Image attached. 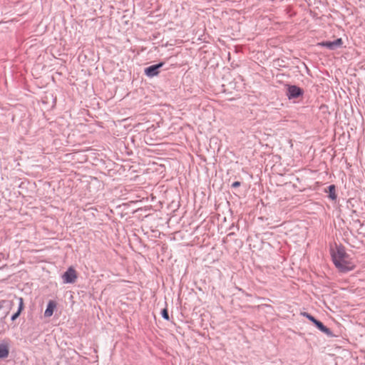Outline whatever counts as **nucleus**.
<instances>
[{
  "label": "nucleus",
  "mask_w": 365,
  "mask_h": 365,
  "mask_svg": "<svg viewBox=\"0 0 365 365\" xmlns=\"http://www.w3.org/2000/svg\"><path fill=\"white\" fill-rule=\"evenodd\" d=\"M328 192H329V197L332 200H335L337 197V195L336 194V187L334 185H331L328 187Z\"/></svg>",
  "instance_id": "6e6552de"
},
{
  "label": "nucleus",
  "mask_w": 365,
  "mask_h": 365,
  "mask_svg": "<svg viewBox=\"0 0 365 365\" xmlns=\"http://www.w3.org/2000/svg\"><path fill=\"white\" fill-rule=\"evenodd\" d=\"M342 43V39L339 38L334 41H322L319 43L318 45L320 46L327 47L330 50H334L336 48L340 47Z\"/></svg>",
  "instance_id": "7ed1b4c3"
},
{
  "label": "nucleus",
  "mask_w": 365,
  "mask_h": 365,
  "mask_svg": "<svg viewBox=\"0 0 365 365\" xmlns=\"http://www.w3.org/2000/svg\"><path fill=\"white\" fill-rule=\"evenodd\" d=\"M62 278L64 283H68V269L63 273Z\"/></svg>",
  "instance_id": "ddd939ff"
},
{
  "label": "nucleus",
  "mask_w": 365,
  "mask_h": 365,
  "mask_svg": "<svg viewBox=\"0 0 365 365\" xmlns=\"http://www.w3.org/2000/svg\"><path fill=\"white\" fill-rule=\"evenodd\" d=\"M161 314H162V317L166 319V320H169V314H168V312L167 310V309H163L162 310V312H161Z\"/></svg>",
  "instance_id": "4468645a"
},
{
  "label": "nucleus",
  "mask_w": 365,
  "mask_h": 365,
  "mask_svg": "<svg viewBox=\"0 0 365 365\" xmlns=\"http://www.w3.org/2000/svg\"><path fill=\"white\" fill-rule=\"evenodd\" d=\"M334 265L341 272L352 270L354 268V264L350 261L349 255L342 247H337L331 255Z\"/></svg>",
  "instance_id": "f257e3e1"
},
{
  "label": "nucleus",
  "mask_w": 365,
  "mask_h": 365,
  "mask_svg": "<svg viewBox=\"0 0 365 365\" xmlns=\"http://www.w3.org/2000/svg\"><path fill=\"white\" fill-rule=\"evenodd\" d=\"M76 278L77 275L76 271L73 268L70 267V283L74 282Z\"/></svg>",
  "instance_id": "9d476101"
},
{
  "label": "nucleus",
  "mask_w": 365,
  "mask_h": 365,
  "mask_svg": "<svg viewBox=\"0 0 365 365\" xmlns=\"http://www.w3.org/2000/svg\"><path fill=\"white\" fill-rule=\"evenodd\" d=\"M164 65V63L161 62L155 65L147 67L145 69V74L148 77H154L158 75L159 69Z\"/></svg>",
  "instance_id": "f03ea898"
},
{
  "label": "nucleus",
  "mask_w": 365,
  "mask_h": 365,
  "mask_svg": "<svg viewBox=\"0 0 365 365\" xmlns=\"http://www.w3.org/2000/svg\"><path fill=\"white\" fill-rule=\"evenodd\" d=\"M5 331V322L3 319H0V334L4 333Z\"/></svg>",
  "instance_id": "2eb2a0df"
},
{
  "label": "nucleus",
  "mask_w": 365,
  "mask_h": 365,
  "mask_svg": "<svg viewBox=\"0 0 365 365\" xmlns=\"http://www.w3.org/2000/svg\"><path fill=\"white\" fill-rule=\"evenodd\" d=\"M304 317H307L309 320H310L312 322L314 323L317 319L313 317L312 316L311 314H309V313H307V312H304L302 314Z\"/></svg>",
  "instance_id": "9b49d317"
},
{
  "label": "nucleus",
  "mask_w": 365,
  "mask_h": 365,
  "mask_svg": "<svg viewBox=\"0 0 365 365\" xmlns=\"http://www.w3.org/2000/svg\"><path fill=\"white\" fill-rule=\"evenodd\" d=\"M9 354V347L7 344H0V359H5L8 357Z\"/></svg>",
  "instance_id": "0eeeda50"
},
{
  "label": "nucleus",
  "mask_w": 365,
  "mask_h": 365,
  "mask_svg": "<svg viewBox=\"0 0 365 365\" xmlns=\"http://www.w3.org/2000/svg\"><path fill=\"white\" fill-rule=\"evenodd\" d=\"M56 307V302L53 300H50L47 304L46 309L44 312L45 317H50L53 315L54 309Z\"/></svg>",
  "instance_id": "39448f33"
},
{
  "label": "nucleus",
  "mask_w": 365,
  "mask_h": 365,
  "mask_svg": "<svg viewBox=\"0 0 365 365\" xmlns=\"http://www.w3.org/2000/svg\"><path fill=\"white\" fill-rule=\"evenodd\" d=\"M302 93V89L296 86H290L288 88L287 96L289 99L297 98Z\"/></svg>",
  "instance_id": "20e7f679"
},
{
  "label": "nucleus",
  "mask_w": 365,
  "mask_h": 365,
  "mask_svg": "<svg viewBox=\"0 0 365 365\" xmlns=\"http://www.w3.org/2000/svg\"><path fill=\"white\" fill-rule=\"evenodd\" d=\"M19 312H15L11 317V321H15L20 315Z\"/></svg>",
  "instance_id": "dca6fc26"
},
{
  "label": "nucleus",
  "mask_w": 365,
  "mask_h": 365,
  "mask_svg": "<svg viewBox=\"0 0 365 365\" xmlns=\"http://www.w3.org/2000/svg\"><path fill=\"white\" fill-rule=\"evenodd\" d=\"M316 327L321 331H322L323 333H324L325 334H327L328 336H333L334 334L332 333V331L329 329L327 328V327H325L322 322H321L320 321L317 320L314 323Z\"/></svg>",
  "instance_id": "423d86ee"
},
{
  "label": "nucleus",
  "mask_w": 365,
  "mask_h": 365,
  "mask_svg": "<svg viewBox=\"0 0 365 365\" xmlns=\"http://www.w3.org/2000/svg\"><path fill=\"white\" fill-rule=\"evenodd\" d=\"M19 304L17 312H19L21 313L22 310L24 309V300L23 298L20 297L19 298Z\"/></svg>",
  "instance_id": "f8f14e48"
},
{
  "label": "nucleus",
  "mask_w": 365,
  "mask_h": 365,
  "mask_svg": "<svg viewBox=\"0 0 365 365\" xmlns=\"http://www.w3.org/2000/svg\"><path fill=\"white\" fill-rule=\"evenodd\" d=\"M240 185V182L239 181L234 182L232 185V187H237Z\"/></svg>",
  "instance_id": "f3484780"
},
{
  "label": "nucleus",
  "mask_w": 365,
  "mask_h": 365,
  "mask_svg": "<svg viewBox=\"0 0 365 365\" xmlns=\"http://www.w3.org/2000/svg\"><path fill=\"white\" fill-rule=\"evenodd\" d=\"M13 304V302L11 301L8 300H1L0 301V310L4 308V307H6L7 308H11Z\"/></svg>",
  "instance_id": "1a4fd4ad"
}]
</instances>
